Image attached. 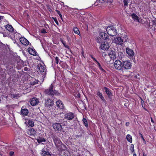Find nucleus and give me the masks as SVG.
I'll return each instance as SVG.
<instances>
[{
    "label": "nucleus",
    "mask_w": 156,
    "mask_h": 156,
    "mask_svg": "<svg viewBox=\"0 0 156 156\" xmlns=\"http://www.w3.org/2000/svg\"><path fill=\"white\" fill-rule=\"evenodd\" d=\"M133 156H137L136 154V153H134L133 154Z\"/></svg>",
    "instance_id": "obj_52"
},
{
    "label": "nucleus",
    "mask_w": 156,
    "mask_h": 156,
    "mask_svg": "<svg viewBox=\"0 0 156 156\" xmlns=\"http://www.w3.org/2000/svg\"><path fill=\"white\" fill-rule=\"evenodd\" d=\"M90 57L94 61H95V62H98V61L95 58H94L92 55H90Z\"/></svg>",
    "instance_id": "obj_43"
},
{
    "label": "nucleus",
    "mask_w": 156,
    "mask_h": 156,
    "mask_svg": "<svg viewBox=\"0 0 156 156\" xmlns=\"http://www.w3.org/2000/svg\"><path fill=\"white\" fill-rule=\"evenodd\" d=\"M28 124L29 126L31 127H33L34 126V122L32 120H29L28 122Z\"/></svg>",
    "instance_id": "obj_29"
},
{
    "label": "nucleus",
    "mask_w": 156,
    "mask_h": 156,
    "mask_svg": "<svg viewBox=\"0 0 156 156\" xmlns=\"http://www.w3.org/2000/svg\"><path fill=\"white\" fill-rule=\"evenodd\" d=\"M107 32L108 35L113 37L116 35L117 34L116 28L113 26H109L107 28Z\"/></svg>",
    "instance_id": "obj_2"
},
{
    "label": "nucleus",
    "mask_w": 156,
    "mask_h": 156,
    "mask_svg": "<svg viewBox=\"0 0 156 156\" xmlns=\"http://www.w3.org/2000/svg\"><path fill=\"white\" fill-rule=\"evenodd\" d=\"M21 114L24 116H27L28 114V110L26 108H23L22 107L21 111Z\"/></svg>",
    "instance_id": "obj_17"
},
{
    "label": "nucleus",
    "mask_w": 156,
    "mask_h": 156,
    "mask_svg": "<svg viewBox=\"0 0 156 156\" xmlns=\"http://www.w3.org/2000/svg\"><path fill=\"white\" fill-rule=\"evenodd\" d=\"M96 63H97V65H98V67H100V66H101L100 64V63L98 61Z\"/></svg>",
    "instance_id": "obj_46"
},
{
    "label": "nucleus",
    "mask_w": 156,
    "mask_h": 156,
    "mask_svg": "<svg viewBox=\"0 0 156 156\" xmlns=\"http://www.w3.org/2000/svg\"><path fill=\"white\" fill-rule=\"evenodd\" d=\"M74 116L75 115L73 113L69 112L65 114V118L68 120H71L74 118Z\"/></svg>",
    "instance_id": "obj_10"
},
{
    "label": "nucleus",
    "mask_w": 156,
    "mask_h": 156,
    "mask_svg": "<svg viewBox=\"0 0 156 156\" xmlns=\"http://www.w3.org/2000/svg\"><path fill=\"white\" fill-rule=\"evenodd\" d=\"M99 35L102 39L104 40H107L109 36L105 32H100L99 33Z\"/></svg>",
    "instance_id": "obj_13"
},
{
    "label": "nucleus",
    "mask_w": 156,
    "mask_h": 156,
    "mask_svg": "<svg viewBox=\"0 0 156 156\" xmlns=\"http://www.w3.org/2000/svg\"><path fill=\"white\" fill-rule=\"evenodd\" d=\"M126 139L130 143H132V136L129 134H127L126 136Z\"/></svg>",
    "instance_id": "obj_27"
},
{
    "label": "nucleus",
    "mask_w": 156,
    "mask_h": 156,
    "mask_svg": "<svg viewBox=\"0 0 156 156\" xmlns=\"http://www.w3.org/2000/svg\"><path fill=\"white\" fill-rule=\"evenodd\" d=\"M28 133L31 135H34L36 134V132L32 128L28 132Z\"/></svg>",
    "instance_id": "obj_26"
},
{
    "label": "nucleus",
    "mask_w": 156,
    "mask_h": 156,
    "mask_svg": "<svg viewBox=\"0 0 156 156\" xmlns=\"http://www.w3.org/2000/svg\"><path fill=\"white\" fill-rule=\"evenodd\" d=\"M125 36H127L126 35H123L122 34V35L121 36V37H122V38L123 39H124V37H125Z\"/></svg>",
    "instance_id": "obj_48"
},
{
    "label": "nucleus",
    "mask_w": 156,
    "mask_h": 156,
    "mask_svg": "<svg viewBox=\"0 0 156 156\" xmlns=\"http://www.w3.org/2000/svg\"><path fill=\"white\" fill-rule=\"evenodd\" d=\"M105 0H99L100 2H101L102 3L103 2H104Z\"/></svg>",
    "instance_id": "obj_50"
},
{
    "label": "nucleus",
    "mask_w": 156,
    "mask_h": 156,
    "mask_svg": "<svg viewBox=\"0 0 156 156\" xmlns=\"http://www.w3.org/2000/svg\"><path fill=\"white\" fill-rule=\"evenodd\" d=\"M131 146L130 150L132 151V153H133L134 150V145L133 144H132Z\"/></svg>",
    "instance_id": "obj_38"
},
{
    "label": "nucleus",
    "mask_w": 156,
    "mask_h": 156,
    "mask_svg": "<svg viewBox=\"0 0 156 156\" xmlns=\"http://www.w3.org/2000/svg\"><path fill=\"white\" fill-rule=\"evenodd\" d=\"M151 122L153 123L154 122V121L152 118H151Z\"/></svg>",
    "instance_id": "obj_54"
},
{
    "label": "nucleus",
    "mask_w": 156,
    "mask_h": 156,
    "mask_svg": "<svg viewBox=\"0 0 156 156\" xmlns=\"http://www.w3.org/2000/svg\"><path fill=\"white\" fill-rule=\"evenodd\" d=\"M83 121L85 126L86 127H87L88 126V124L86 119L85 118H83Z\"/></svg>",
    "instance_id": "obj_32"
},
{
    "label": "nucleus",
    "mask_w": 156,
    "mask_h": 156,
    "mask_svg": "<svg viewBox=\"0 0 156 156\" xmlns=\"http://www.w3.org/2000/svg\"><path fill=\"white\" fill-rule=\"evenodd\" d=\"M129 1V0H123L124 6H126L128 5Z\"/></svg>",
    "instance_id": "obj_34"
},
{
    "label": "nucleus",
    "mask_w": 156,
    "mask_h": 156,
    "mask_svg": "<svg viewBox=\"0 0 156 156\" xmlns=\"http://www.w3.org/2000/svg\"><path fill=\"white\" fill-rule=\"evenodd\" d=\"M109 55L111 57V58H114L115 57V52L113 51H111L109 53Z\"/></svg>",
    "instance_id": "obj_31"
},
{
    "label": "nucleus",
    "mask_w": 156,
    "mask_h": 156,
    "mask_svg": "<svg viewBox=\"0 0 156 156\" xmlns=\"http://www.w3.org/2000/svg\"><path fill=\"white\" fill-rule=\"evenodd\" d=\"M55 62L57 64L59 62V59L57 57H56L55 58Z\"/></svg>",
    "instance_id": "obj_42"
},
{
    "label": "nucleus",
    "mask_w": 156,
    "mask_h": 156,
    "mask_svg": "<svg viewBox=\"0 0 156 156\" xmlns=\"http://www.w3.org/2000/svg\"><path fill=\"white\" fill-rule=\"evenodd\" d=\"M97 95L104 102L105 101V100L103 97L102 94L99 91H98L97 93Z\"/></svg>",
    "instance_id": "obj_23"
},
{
    "label": "nucleus",
    "mask_w": 156,
    "mask_h": 156,
    "mask_svg": "<svg viewBox=\"0 0 156 156\" xmlns=\"http://www.w3.org/2000/svg\"><path fill=\"white\" fill-rule=\"evenodd\" d=\"M20 40L22 44L23 45H27L29 44V41L24 37H21L20 38Z\"/></svg>",
    "instance_id": "obj_14"
},
{
    "label": "nucleus",
    "mask_w": 156,
    "mask_h": 156,
    "mask_svg": "<svg viewBox=\"0 0 156 156\" xmlns=\"http://www.w3.org/2000/svg\"><path fill=\"white\" fill-rule=\"evenodd\" d=\"M140 136H141V137L142 139L143 140V141L145 142V139H144V137H143V135H142V134H140Z\"/></svg>",
    "instance_id": "obj_45"
},
{
    "label": "nucleus",
    "mask_w": 156,
    "mask_h": 156,
    "mask_svg": "<svg viewBox=\"0 0 156 156\" xmlns=\"http://www.w3.org/2000/svg\"><path fill=\"white\" fill-rule=\"evenodd\" d=\"M41 33L43 34H45L47 33L45 30L43 29L41 31Z\"/></svg>",
    "instance_id": "obj_44"
},
{
    "label": "nucleus",
    "mask_w": 156,
    "mask_h": 156,
    "mask_svg": "<svg viewBox=\"0 0 156 156\" xmlns=\"http://www.w3.org/2000/svg\"><path fill=\"white\" fill-rule=\"evenodd\" d=\"M122 62L119 60H115L114 63V66L115 68L117 70L119 71L120 74L123 73V71L122 69Z\"/></svg>",
    "instance_id": "obj_3"
},
{
    "label": "nucleus",
    "mask_w": 156,
    "mask_h": 156,
    "mask_svg": "<svg viewBox=\"0 0 156 156\" xmlns=\"http://www.w3.org/2000/svg\"><path fill=\"white\" fill-rule=\"evenodd\" d=\"M52 126L55 131H61L62 129L61 125L59 123H55L52 125Z\"/></svg>",
    "instance_id": "obj_9"
},
{
    "label": "nucleus",
    "mask_w": 156,
    "mask_h": 156,
    "mask_svg": "<svg viewBox=\"0 0 156 156\" xmlns=\"http://www.w3.org/2000/svg\"><path fill=\"white\" fill-rule=\"evenodd\" d=\"M54 104L53 101L50 98L45 100L44 105L46 107L50 108Z\"/></svg>",
    "instance_id": "obj_6"
},
{
    "label": "nucleus",
    "mask_w": 156,
    "mask_h": 156,
    "mask_svg": "<svg viewBox=\"0 0 156 156\" xmlns=\"http://www.w3.org/2000/svg\"><path fill=\"white\" fill-rule=\"evenodd\" d=\"M131 16L135 21L138 22L140 23H142V20L139 18V17L136 14L133 13L131 15Z\"/></svg>",
    "instance_id": "obj_11"
},
{
    "label": "nucleus",
    "mask_w": 156,
    "mask_h": 156,
    "mask_svg": "<svg viewBox=\"0 0 156 156\" xmlns=\"http://www.w3.org/2000/svg\"><path fill=\"white\" fill-rule=\"evenodd\" d=\"M122 63V69L123 72L124 71L131 68L132 65L130 62L126 60L123 61Z\"/></svg>",
    "instance_id": "obj_5"
},
{
    "label": "nucleus",
    "mask_w": 156,
    "mask_h": 156,
    "mask_svg": "<svg viewBox=\"0 0 156 156\" xmlns=\"http://www.w3.org/2000/svg\"><path fill=\"white\" fill-rule=\"evenodd\" d=\"M28 51L29 53L31 55L34 56H36L37 54L35 50L31 48H28Z\"/></svg>",
    "instance_id": "obj_19"
},
{
    "label": "nucleus",
    "mask_w": 156,
    "mask_h": 156,
    "mask_svg": "<svg viewBox=\"0 0 156 156\" xmlns=\"http://www.w3.org/2000/svg\"><path fill=\"white\" fill-rule=\"evenodd\" d=\"M5 28L9 32H12L14 31V29L12 26L7 24L5 26Z\"/></svg>",
    "instance_id": "obj_18"
},
{
    "label": "nucleus",
    "mask_w": 156,
    "mask_h": 156,
    "mask_svg": "<svg viewBox=\"0 0 156 156\" xmlns=\"http://www.w3.org/2000/svg\"><path fill=\"white\" fill-rule=\"evenodd\" d=\"M38 83V81L37 80H35L33 82H31V84L32 85H34V84H36Z\"/></svg>",
    "instance_id": "obj_39"
},
{
    "label": "nucleus",
    "mask_w": 156,
    "mask_h": 156,
    "mask_svg": "<svg viewBox=\"0 0 156 156\" xmlns=\"http://www.w3.org/2000/svg\"><path fill=\"white\" fill-rule=\"evenodd\" d=\"M109 48L108 43L107 41H104L101 43L100 46L101 49L103 50H107Z\"/></svg>",
    "instance_id": "obj_8"
},
{
    "label": "nucleus",
    "mask_w": 156,
    "mask_h": 156,
    "mask_svg": "<svg viewBox=\"0 0 156 156\" xmlns=\"http://www.w3.org/2000/svg\"><path fill=\"white\" fill-rule=\"evenodd\" d=\"M9 156H15L14 152L12 151H10Z\"/></svg>",
    "instance_id": "obj_36"
},
{
    "label": "nucleus",
    "mask_w": 156,
    "mask_h": 156,
    "mask_svg": "<svg viewBox=\"0 0 156 156\" xmlns=\"http://www.w3.org/2000/svg\"><path fill=\"white\" fill-rule=\"evenodd\" d=\"M55 22L57 24H58V21H57V20H56V21H55Z\"/></svg>",
    "instance_id": "obj_53"
},
{
    "label": "nucleus",
    "mask_w": 156,
    "mask_h": 156,
    "mask_svg": "<svg viewBox=\"0 0 156 156\" xmlns=\"http://www.w3.org/2000/svg\"><path fill=\"white\" fill-rule=\"evenodd\" d=\"M152 29L154 30H155L156 29V24H153L152 27Z\"/></svg>",
    "instance_id": "obj_37"
},
{
    "label": "nucleus",
    "mask_w": 156,
    "mask_h": 156,
    "mask_svg": "<svg viewBox=\"0 0 156 156\" xmlns=\"http://www.w3.org/2000/svg\"><path fill=\"white\" fill-rule=\"evenodd\" d=\"M104 89L105 90V92L106 94L108 95V96L112 95V93L111 92V91L109 89L105 87H104Z\"/></svg>",
    "instance_id": "obj_21"
},
{
    "label": "nucleus",
    "mask_w": 156,
    "mask_h": 156,
    "mask_svg": "<svg viewBox=\"0 0 156 156\" xmlns=\"http://www.w3.org/2000/svg\"><path fill=\"white\" fill-rule=\"evenodd\" d=\"M11 97L13 98L18 99L20 97V95L19 94H12L11 95Z\"/></svg>",
    "instance_id": "obj_30"
},
{
    "label": "nucleus",
    "mask_w": 156,
    "mask_h": 156,
    "mask_svg": "<svg viewBox=\"0 0 156 156\" xmlns=\"http://www.w3.org/2000/svg\"><path fill=\"white\" fill-rule=\"evenodd\" d=\"M56 103L57 107L62 109L64 108V105L61 101L60 100L58 101Z\"/></svg>",
    "instance_id": "obj_16"
},
{
    "label": "nucleus",
    "mask_w": 156,
    "mask_h": 156,
    "mask_svg": "<svg viewBox=\"0 0 156 156\" xmlns=\"http://www.w3.org/2000/svg\"><path fill=\"white\" fill-rule=\"evenodd\" d=\"M4 17L3 16H0V20L1 19H2Z\"/></svg>",
    "instance_id": "obj_51"
},
{
    "label": "nucleus",
    "mask_w": 156,
    "mask_h": 156,
    "mask_svg": "<svg viewBox=\"0 0 156 156\" xmlns=\"http://www.w3.org/2000/svg\"><path fill=\"white\" fill-rule=\"evenodd\" d=\"M52 138L57 148H59L60 145H61L62 143L60 140L56 136H54Z\"/></svg>",
    "instance_id": "obj_7"
},
{
    "label": "nucleus",
    "mask_w": 156,
    "mask_h": 156,
    "mask_svg": "<svg viewBox=\"0 0 156 156\" xmlns=\"http://www.w3.org/2000/svg\"><path fill=\"white\" fill-rule=\"evenodd\" d=\"M126 51L129 56L133 57L134 55V52L133 50L127 48H126Z\"/></svg>",
    "instance_id": "obj_15"
},
{
    "label": "nucleus",
    "mask_w": 156,
    "mask_h": 156,
    "mask_svg": "<svg viewBox=\"0 0 156 156\" xmlns=\"http://www.w3.org/2000/svg\"><path fill=\"white\" fill-rule=\"evenodd\" d=\"M129 124V122H127L126 124V126H128Z\"/></svg>",
    "instance_id": "obj_49"
},
{
    "label": "nucleus",
    "mask_w": 156,
    "mask_h": 156,
    "mask_svg": "<svg viewBox=\"0 0 156 156\" xmlns=\"http://www.w3.org/2000/svg\"><path fill=\"white\" fill-rule=\"evenodd\" d=\"M143 156H147L146 155L144 154H143Z\"/></svg>",
    "instance_id": "obj_55"
},
{
    "label": "nucleus",
    "mask_w": 156,
    "mask_h": 156,
    "mask_svg": "<svg viewBox=\"0 0 156 156\" xmlns=\"http://www.w3.org/2000/svg\"><path fill=\"white\" fill-rule=\"evenodd\" d=\"M37 68L40 72H44L45 69L44 66L41 64H39L37 66Z\"/></svg>",
    "instance_id": "obj_20"
},
{
    "label": "nucleus",
    "mask_w": 156,
    "mask_h": 156,
    "mask_svg": "<svg viewBox=\"0 0 156 156\" xmlns=\"http://www.w3.org/2000/svg\"><path fill=\"white\" fill-rule=\"evenodd\" d=\"M62 44H63L64 45L65 47L67 48H69V46L68 45H66V44L65 41H62Z\"/></svg>",
    "instance_id": "obj_35"
},
{
    "label": "nucleus",
    "mask_w": 156,
    "mask_h": 156,
    "mask_svg": "<svg viewBox=\"0 0 156 156\" xmlns=\"http://www.w3.org/2000/svg\"><path fill=\"white\" fill-rule=\"evenodd\" d=\"M54 85L51 84L48 89L45 90L44 93L45 94L49 95H53L57 93V91L53 89Z\"/></svg>",
    "instance_id": "obj_4"
},
{
    "label": "nucleus",
    "mask_w": 156,
    "mask_h": 156,
    "mask_svg": "<svg viewBox=\"0 0 156 156\" xmlns=\"http://www.w3.org/2000/svg\"><path fill=\"white\" fill-rule=\"evenodd\" d=\"M128 40L127 36H125V37H124V39L122 37H118L114 38L113 42L115 43L117 45H122L124 41H127Z\"/></svg>",
    "instance_id": "obj_1"
},
{
    "label": "nucleus",
    "mask_w": 156,
    "mask_h": 156,
    "mask_svg": "<svg viewBox=\"0 0 156 156\" xmlns=\"http://www.w3.org/2000/svg\"><path fill=\"white\" fill-rule=\"evenodd\" d=\"M56 19H54V20H55V21H56Z\"/></svg>",
    "instance_id": "obj_56"
},
{
    "label": "nucleus",
    "mask_w": 156,
    "mask_h": 156,
    "mask_svg": "<svg viewBox=\"0 0 156 156\" xmlns=\"http://www.w3.org/2000/svg\"><path fill=\"white\" fill-rule=\"evenodd\" d=\"M49 152L48 151H45V149L43 148L41 151V155L42 156H46L47 154H49Z\"/></svg>",
    "instance_id": "obj_25"
},
{
    "label": "nucleus",
    "mask_w": 156,
    "mask_h": 156,
    "mask_svg": "<svg viewBox=\"0 0 156 156\" xmlns=\"http://www.w3.org/2000/svg\"><path fill=\"white\" fill-rule=\"evenodd\" d=\"M56 12H57V13L59 15V16L60 17V18L62 19V15L61 14L60 12L58 10H56Z\"/></svg>",
    "instance_id": "obj_40"
},
{
    "label": "nucleus",
    "mask_w": 156,
    "mask_h": 156,
    "mask_svg": "<svg viewBox=\"0 0 156 156\" xmlns=\"http://www.w3.org/2000/svg\"><path fill=\"white\" fill-rule=\"evenodd\" d=\"M99 69L103 72L105 73V70L101 66L98 67Z\"/></svg>",
    "instance_id": "obj_41"
},
{
    "label": "nucleus",
    "mask_w": 156,
    "mask_h": 156,
    "mask_svg": "<svg viewBox=\"0 0 156 156\" xmlns=\"http://www.w3.org/2000/svg\"><path fill=\"white\" fill-rule=\"evenodd\" d=\"M73 30L74 32L76 34H78V35H80V32L79 30L76 27H74L73 29Z\"/></svg>",
    "instance_id": "obj_28"
},
{
    "label": "nucleus",
    "mask_w": 156,
    "mask_h": 156,
    "mask_svg": "<svg viewBox=\"0 0 156 156\" xmlns=\"http://www.w3.org/2000/svg\"><path fill=\"white\" fill-rule=\"evenodd\" d=\"M28 70V68L27 67H25L24 68V70L25 71H27Z\"/></svg>",
    "instance_id": "obj_47"
},
{
    "label": "nucleus",
    "mask_w": 156,
    "mask_h": 156,
    "mask_svg": "<svg viewBox=\"0 0 156 156\" xmlns=\"http://www.w3.org/2000/svg\"><path fill=\"white\" fill-rule=\"evenodd\" d=\"M30 102L32 106H34L37 105L39 102V101L37 98H33L30 100Z\"/></svg>",
    "instance_id": "obj_12"
},
{
    "label": "nucleus",
    "mask_w": 156,
    "mask_h": 156,
    "mask_svg": "<svg viewBox=\"0 0 156 156\" xmlns=\"http://www.w3.org/2000/svg\"><path fill=\"white\" fill-rule=\"evenodd\" d=\"M37 142L39 143H41L42 142H45L46 141L45 139L43 137H39L37 139Z\"/></svg>",
    "instance_id": "obj_24"
},
{
    "label": "nucleus",
    "mask_w": 156,
    "mask_h": 156,
    "mask_svg": "<svg viewBox=\"0 0 156 156\" xmlns=\"http://www.w3.org/2000/svg\"><path fill=\"white\" fill-rule=\"evenodd\" d=\"M59 150L61 151L64 150L66 149V146L63 144L62 143L60 145L59 147V148H57Z\"/></svg>",
    "instance_id": "obj_22"
},
{
    "label": "nucleus",
    "mask_w": 156,
    "mask_h": 156,
    "mask_svg": "<svg viewBox=\"0 0 156 156\" xmlns=\"http://www.w3.org/2000/svg\"><path fill=\"white\" fill-rule=\"evenodd\" d=\"M96 41L99 43H101L102 42V39L101 38V37H97L96 39Z\"/></svg>",
    "instance_id": "obj_33"
}]
</instances>
